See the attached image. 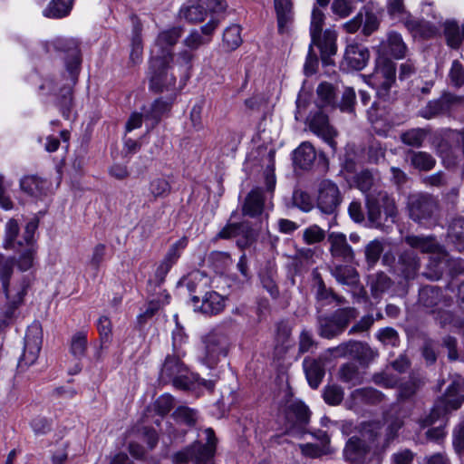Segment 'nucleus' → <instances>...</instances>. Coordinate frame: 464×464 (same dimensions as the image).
Segmentation results:
<instances>
[{"instance_id": "obj_1", "label": "nucleus", "mask_w": 464, "mask_h": 464, "mask_svg": "<svg viewBox=\"0 0 464 464\" xmlns=\"http://www.w3.org/2000/svg\"><path fill=\"white\" fill-rule=\"evenodd\" d=\"M382 429L381 421L361 423L359 435L352 436L345 444L343 450L345 459L351 463L361 464L370 456L382 451L381 449Z\"/></svg>"}, {"instance_id": "obj_2", "label": "nucleus", "mask_w": 464, "mask_h": 464, "mask_svg": "<svg viewBox=\"0 0 464 464\" xmlns=\"http://www.w3.org/2000/svg\"><path fill=\"white\" fill-rule=\"evenodd\" d=\"M159 379L160 382L172 383L174 387L180 390L189 389L195 382L203 384L208 390L214 387L213 381H206L191 373L176 355H168L165 358Z\"/></svg>"}, {"instance_id": "obj_3", "label": "nucleus", "mask_w": 464, "mask_h": 464, "mask_svg": "<svg viewBox=\"0 0 464 464\" xmlns=\"http://www.w3.org/2000/svg\"><path fill=\"white\" fill-rule=\"evenodd\" d=\"M207 442L202 444L196 440L191 445L174 453L171 457L174 464H186L189 461L194 464H215L217 439L212 429L205 430Z\"/></svg>"}, {"instance_id": "obj_4", "label": "nucleus", "mask_w": 464, "mask_h": 464, "mask_svg": "<svg viewBox=\"0 0 464 464\" xmlns=\"http://www.w3.org/2000/svg\"><path fill=\"white\" fill-rule=\"evenodd\" d=\"M366 208L368 220L375 227H382L389 219L394 222L398 214L394 198L381 189L367 195Z\"/></svg>"}, {"instance_id": "obj_5", "label": "nucleus", "mask_w": 464, "mask_h": 464, "mask_svg": "<svg viewBox=\"0 0 464 464\" xmlns=\"http://www.w3.org/2000/svg\"><path fill=\"white\" fill-rule=\"evenodd\" d=\"M407 208L410 218L419 223L426 224L434 219L440 210V203L437 198L427 193L410 195Z\"/></svg>"}, {"instance_id": "obj_6", "label": "nucleus", "mask_w": 464, "mask_h": 464, "mask_svg": "<svg viewBox=\"0 0 464 464\" xmlns=\"http://www.w3.org/2000/svg\"><path fill=\"white\" fill-rule=\"evenodd\" d=\"M183 34L182 26H172L160 31L154 42L151 49V59H154L155 65L163 64V63H172L174 54L173 47L179 42Z\"/></svg>"}, {"instance_id": "obj_7", "label": "nucleus", "mask_w": 464, "mask_h": 464, "mask_svg": "<svg viewBox=\"0 0 464 464\" xmlns=\"http://www.w3.org/2000/svg\"><path fill=\"white\" fill-rule=\"evenodd\" d=\"M463 401L464 396L459 393V384L453 382L447 388L445 394L435 401L430 414L422 419V425L430 426L448 412L458 410Z\"/></svg>"}, {"instance_id": "obj_8", "label": "nucleus", "mask_w": 464, "mask_h": 464, "mask_svg": "<svg viewBox=\"0 0 464 464\" xmlns=\"http://www.w3.org/2000/svg\"><path fill=\"white\" fill-rule=\"evenodd\" d=\"M203 351L200 361L208 368H214L221 356H226L228 352L229 342L227 336L214 330L203 337Z\"/></svg>"}, {"instance_id": "obj_9", "label": "nucleus", "mask_w": 464, "mask_h": 464, "mask_svg": "<svg viewBox=\"0 0 464 464\" xmlns=\"http://www.w3.org/2000/svg\"><path fill=\"white\" fill-rule=\"evenodd\" d=\"M31 285V280L24 276L19 284V288L13 294L10 289L4 292L6 297L5 304L1 308L0 313V330L13 324L19 314V307L24 303V297Z\"/></svg>"}, {"instance_id": "obj_10", "label": "nucleus", "mask_w": 464, "mask_h": 464, "mask_svg": "<svg viewBox=\"0 0 464 464\" xmlns=\"http://www.w3.org/2000/svg\"><path fill=\"white\" fill-rule=\"evenodd\" d=\"M343 194L334 181L323 179L316 189V208L325 215H336L343 202Z\"/></svg>"}, {"instance_id": "obj_11", "label": "nucleus", "mask_w": 464, "mask_h": 464, "mask_svg": "<svg viewBox=\"0 0 464 464\" xmlns=\"http://www.w3.org/2000/svg\"><path fill=\"white\" fill-rule=\"evenodd\" d=\"M224 0H190L188 5L179 10V16L190 24L203 22L209 13H218L225 9Z\"/></svg>"}, {"instance_id": "obj_12", "label": "nucleus", "mask_w": 464, "mask_h": 464, "mask_svg": "<svg viewBox=\"0 0 464 464\" xmlns=\"http://www.w3.org/2000/svg\"><path fill=\"white\" fill-rule=\"evenodd\" d=\"M396 64L388 57H380L372 76V83L377 88V94L386 98L389 90L395 82Z\"/></svg>"}, {"instance_id": "obj_13", "label": "nucleus", "mask_w": 464, "mask_h": 464, "mask_svg": "<svg viewBox=\"0 0 464 464\" xmlns=\"http://www.w3.org/2000/svg\"><path fill=\"white\" fill-rule=\"evenodd\" d=\"M193 282H189L188 287L194 294L191 295V302L195 310L200 311L202 314L214 315L223 311L225 307L224 297L215 291H208L203 294V291L198 289H192L191 285Z\"/></svg>"}, {"instance_id": "obj_14", "label": "nucleus", "mask_w": 464, "mask_h": 464, "mask_svg": "<svg viewBox=\"0 0 464 464\" xmlns=\"http://www.w3.org/2000/svg\"><path fill=\"white\" fill-rule=\"evenodd\" d=\"M171 63L154 64V59L150 60V88L156 92H175L176 77L169 72Z\"/></svg>"}, {"instance_id": "obj_15", "label": "nucleus", "mask_w": 464, "mask_h": 464, "mask_svg": "<svg viewBox=\"0 0 464 464\" xmlns=\"http://www.w3.org/2000/svg\"><path fill=\"white\" fill-rule=\"evenodd\" d=\"M42 328L38 324L30 325L24 337V353L19 361V366H29L34 363L42 347Z\"/></svg>"}, {"instance_id": "obj_16", "label": "nucleus", "mask_w": 464, "mask_h": 464, "mask_svg": "<svg viewBox=\"0 0 464 464\" xmlns=\"http://www.w3.org/2000/svg\"><path fill=\"white\" fill-rule=\"evenodd\" d=\"M377 52L381 57L392 56L395 59H401L406 55L407 45L399 33L392 31L380 43Z\"/></svg>"}, {"instance_id": "obj_17", "label": "nucleus", "mask_w": 464, "mask_h": 464, "mask_svg": "<svg viewBox=\"0 0 464 464\" xmlns=\"http://www.w3.org/2000/svg\"><path fill=\"white\" fill-rule=\"evenodd\" d=\"M187 245V237H182L170 246L165 257L156 269L155 277L158 285H160L164 282L167 274L169 272L173 265L178 261L181 251L185 249Z\"/></svg>"}, {"instance_id": "obj_18", "label": "nucleus", "mask_w": 464, "mask_h": 464, "mask_svg": "<svg viewBox=\"0 0 464 464\" xmlns=\"http://www.w3.org/2000/svg\"><path fill=\"white\" fill-rule=\"evenodd\" d=\"M310 130L321 137L333 149L335 148L336 142L334 137L337 135L335 130L329 124L328 117L322 111H317L309 121Z\"/></svg>"}, {"instance_id": "obj_19", "label": "nucleus", "mask_w": 464, "mask_h": 464, "mask_svg": "<svg viewBox=\"0 0 464 464\" xmlns=\"http://www.w3.org/2000/svg\"><path fill=\"white\" fill-rule=\"evenodd\" d=\"M330 244L329 251L333 257L340 258L345 262H352L354 259V252L348 244L346 236L339 232H332L328 235Z\"/></svg>"}, {"instance_id": "obj_20", "label": "nucleus", "mask_w": 464, "mask_h": 464, "mask_svg": "<svg viewBox=\"0 0 464 464\" xmlns=\"http://www.w3.org/2000/svg\"><path fill=\"white\" fill-rule=\"evenodd\" d=\"M353 183L355 188L367 197L368 194H374L380 190L382 179L378 170L363 169L353 177Z\"/></svg>"}, {"instance_id": "obj_21", "label": "nucleus", "mask_w": 464, "mask_h": 464, "mask_svg": "<svg viewBox=\"0 0 464 464\" xmlns=\"http://www.w3.org/2000/svg\"><path fill=\"white\" fill-rule=\"evenodd\" d=\"M285 419L291 425V429L302 430L309 422V409L300 401H290L285 409Z\"/></svg>"}, {"instance_id": "obj_22", "label": "nucleus", "mask_w": 464, "mask_h": 464, "mask_svg": "<svg viewBox=\"0 0 464 464\" xmlns=\"http://www.w3.org/2000/svg\"><path fill=\"white\" fill-rule=\"evenodd\" d=\"M420 268V260L418 255L411 250L401 253L396 265L398 273L406 280L414 279Z\"/></svg>"}, {"instance_id": "obj_23", "label": "nucleus", "mask_w": 464, "mask_h": 464, "mask_svg": "<svg viewBox=\"0 0 464 464\" xmlns=\"http://www.w3.org/2000/svg\"><path fill=\"white\" fill-rule=\"evenodd\" d=\"M370 58L368 49L361 44L347 46L343 57V64L352 70L360 71L365 67Z\"/></svg>"}, {"instance_id": "obj_24", "label": "nucleus", "mask_w": 464, "mask_h": 464, "mask_svg": "<svg viewBox=\"0 0 464 464\" xmlns=\"http://www.w3.org/2000/svg\"><path fill=\"white\" fill-rule=\"evenodd\" d=\"M403 241L411 248L422 253H440L442 246L434 236L410 234L404 237Z\"/></svg>"}, {"instance_id": "obj_25", "label": "nucleus", "mask_w": 464, "mask_h": 464, "mask_svg": "<svg viewBox=\"0 0 464 464\" xmlns=\"http://www.w3.org/2000/svg\"><path fill=\"white\" fill-rule=\"evenodd\" d=\"M279 34H286L294 20L292 0H274Z\"/></svg>"}, {"instance_id": "obj_26", "label": "nucleus", "mask_w": 464, "mask_h": 464, "mask_svg": "<svg viewBox=\"0 0 464 464\" xmlns=\"http://www.w3.org/2000/svg\"><path fill=\"white\" fill-rule=\"evenodd\" d=\"M418 302L420 305L427 309L436 306H449L450 300L443 297L440 288L433 285H426L420 289Z\"/></svg>"}, {"instance_id": "obj_27", "label": "nucleus", "mask_w": 464, "mask_h": 464, "mask_svg": "<svg viewBox=\"0 0 464 464\" xmlns=\"http://www.w3.org/2000/svg\"><path fill=\"white\" fill-rule=\"evenodd\" d=\"M264 196L261 188L252 189L246 197L242 206V214L250 218H256L263 213Z\"/></svg>"}, {"instance_id": "obj_28", "label": "nucleus", "mask_w": 464, "mask_h": 464, "mask_svg": "<svg viewBox=\"0 0 464 464\" xmlns=\"http://www.w3.org/2000/svg\"><path fill=\"white\" fill-rule=\"evenodd\" d=\"M304 369L310 386L317 388L324 375V363L321 358H305L304 360Z\"/></svg>"}, {"instance_id": "obj_29", "label": "nucleus", "mask_w": 464, "mask_h": 464, "mask_svg": "<svg viewBox=\"0 0 464 464\" xmlns=\"http://www.w3.org/2000/svg\"><path fill=\"white\" fill-rule=\"evenodd\" d=\"M448 240L455 246V247L461 251L464 249V218L454 217L448 222L447 228Z\"/></svg>"}, {"instance_id": "obj_30", "label": "nucleus", "mask_w": 464, "mask_h": 464, "mask_svg": "<svg viewBox=\"0 0 464 464\" xmlns=\"http://www.w3.org/2000/svg\"><path fill=\"white\" fill-rule=\"evenodd\" d=\"M331 275L342 285L355 286L360 280L357 270L349 265H335L330 269Z\"/></svg>"}, {"instance_id": "obj_31", "label": "nucleus", "mask_w": 464, "mask_h": 464, "mask_svg": "<svg viewBox=\"0 0 464 464\" xmlns=\"http://www.w3.org/2000/svg\"><path fill=\"white\" fill-rule=\"evenodd\" d=\"M313 276V291L314 293L317 303L321 305H327L333 302V297L335 294L331 288H327L320 273L314 269L312 273Z\"/></svg>"}, {"instance_id": "obj_32", "label": "nucleus", "mask_w": 464, "mask_h": 464, "mask_svg": "<svg viewBox=\"0 0 464 464\" xmlns=\"http://www.w3.org/2000/svg\"><path fill=\"white\" fill-rule=\"evenodd\" d=\"M336 34L334 32L326 30L323 35H318V38L312 41V44L316 45L322 55V60L324 63H328L327 58L336 53Z\"/></svg>"}, {"instance_id": "obj_33", "label": "nucleus", "mask_w": 464, "mask_h": 464, "mask_svg": "<svg viewBox=\"0 0 464 464\" xmlns=\"http://www.w3.org/2000/svg\"><path fill=\"white\" fill-rule=\"evenodd\" d=\"M20 188L28 195L37 198L45 195L48 183L38 176L31 175L25 176L20 180Z\"/></svg>"}, {"instance_id": "obj_34", "label": "nucleus", "mask_w": 464, "mask_h": 464, "mask_svg": "<svg viewBox=\"0 0 464 464\" xmlns=\"http://www.w3.org/2000/svg\"><path fill=\"white\" fill-rule=\"evenodd\" d=\"M316 159V152L309 142H303L294 152V162L301 169L311 168Z\"/></svg>"}, {"instance_id": "obj_35", "label": "nucleus", "mask_w": 464, "mask_h": 464, "mask_svg": "<svg viewBox=\"0 0 464 464\" xmlns=\"http://www.w3.org/2000/svg\"><path fill=\"white\" fill-rule=\"evenodd\" d=\"M377 355V351L372 349L368 343L360 341H352L350 356L357 360L362 365H368Z\"/></svg>"}, {"instance_id": "obj_36", "label": "nucleus", "mask_w": 464, "mask_h": 464, "mask_svg": "<svg viewBox=\"0 0 464 464\" xmlns=\"http://www.w3.org/2000/svg\"><path fill=\"white\" fill-rule=\"evenodd\" d=\"M408 157L411 166L420 171H430L436 165L435 158L427 151L410 150Z\"/></svg>"}, {"instance_id": "obj_37", "label": "nucleus", "mask_w": 464, "mask_h": 464, "mask_svg": "<svg viewBox=\"0 0 464 464\" xmlns=\"http://www.w3.org/2000/svg\"><path fill=\"white\" fill-rule=\"evenodd\" d=\"M430 130L429 128H412L401 133V141L412 148L422 147L427 137L430 135Z\"/></svg>"}, {"instance_id": "obj_38", "label": "nucleus", "mask_w": 464, "mask_h": 464, "mask_svg": "<svg viewBox=\"0 0 464 464\" xmlns=\"http://www.w3.org/2000/svg\"><path fill=\"white\" fill-rule=\"evenodd\" d=\"M176 93H171L168 101H164L162 98L157 99L151 105L150 110L145 111V118L147 120H152L153 125H156L161 119V117L171 108L173 100L175 99Z\"/></svg>"}, {"instance_id": "obj_39", "label": "nucleus", "mask_w": 464, "mask_h": 464, "mask_svg": "<svg viewBox=\"0 0 464 464\" xmlns=\"http://www.w3.org/2000/svg\"><path fill=\"white\" fill-rule=\"evenodd\" d=\"M142 39H141V24L138 22L133 26V36L131 38L130 53L129 58V65L136 66L142 61Z\"/></svg>"}, {"instance_id": "obj_40", "label": "nucleus", "mask_w": 464, "mask_h": 464, "mask_svg": "<svg viewBox=\"0 0 464 464\" xmlns=\"http://www.w3.org/2000/svg\"><path fill=\"white\" fill-rule=\"evenodd\" d=\"M88 349L87 334L79 331L72 334L69 343V352L76 360H82Z\"/></svg>"}, {"instance_id": "obj_41", "label": "nucleus", "mask_w": 464, "mask_h": 464, "mask_svg": "<svg viewBox=\"0 0 464 464\" xmlns=\"http://www.w3.org/2000/svg\"><path fill=\"white\" fill-rule=\"evenodd\" d=\"M405 27L414 35L430 38L437 34V28L429 22L418 21L412 16L405 21Z\"/></svg>"}, {"instance_id": "obj_42", "label": "nucleus", "mask_w": 464, "mask_h": 464, "mask_svg": "<svg viewBox=\"0 0 464 464\" xmlns=\"http://www.w3.org/2000/svg\"><path fill=\"white\" fill-rule=\"evenodd\" d=\"M72 7V0H52L44 10V15L48 18L59 19L67 16Z\"/></svg>"}, {"instance_id": "obj_43", "label": "nucleus", "mask_w": 464, "mask_h": 464, "mask_svg": "<svg viewBox=\"0 0 464 464\" xmlns=\"http://www.w3.org/2000/svg\"><path fill=\"white\" fill-rule=\"evenodd\" d=\"M322 441V446H318L316 444L306 443L300 444L299 448L303 455L310 458H318L323 455H326L330 453L329 450V443L330 439L326 433H322L319 438Z\"/></svg>"}, {"instance_id": "obj_44", "label": "nucleus", "mask_w": 464, "mask_h": 464, "mask_svg": "<svg viewBox=\"0 0 464 464\" xmlns=\"http://www.w3.org/2000/svg\"><path fill=\"white\" fill-rule=\"evenodd\" d=\"M241 44V27L237 24L227 27L223 33L222 47L226 51L231 52L238 48Z\"/></svg>"}, {"instance_id": "obj_45", "label": "nucleus", "mask_w": 464, "mask_h": 464, "mask_svg": "<svg viewBox=\"0 0 464 464\" xmlns=\"http://www.w3.org/2000/svg\"><path fill=\"white\" fill-rule=\"evenodd\" d=\"M393 285L392 280L383 272H378L370 277V288L373 297H379Z\"/></svg>"}, {"instance_id": "obj_46", "label": "nucleus", "mask_w": 464, "mask_h": 464, "mask_svg": "<svg viewBox=\"0 0 464 464\" xmlns=\"http://www.w3.org/2000/svg\"><path fill=\"white\" fill-rule=\"evenodd\" d=\"M316 93L319 107L335 106L336 93L333 84L326 82L320 83Z\"/></svg>"}, {"instance_id": "obj_47", "label": "nucleus", "mask_w": 464, "mask_h": 464, "mask_svg": "<svg viewBox=\"0 0 464 464\" xmlns=\"http://www.w3.org/2000/svg\"><path fill=\"white\" fill-rule=\"evenodd\" d=\"M338 378L347 383L357 385L362 382V376L358 366L352 362H345L338 370Z\"/></svg>"}, {"instance_id": "obj_48", "label": "nucleus", "mask_w": 464, "mask_h": 464, "mask_svg": "<svg viewBox=\"0 0 464 464\" xmlns=\"http://www.w3.org/2000/svg\"><path fill=\"white\" fill-rule=\"evenodd\" d=\"M237 245L240 248L250 246L257 238V231L247 221L238 223Z\"/></svg>"}, {"instance_id": "obj_49", "label": "nucleus", "mask_w": 464, "mask_h": 464, "mask_svg": "<svg viewBox=\"0 0 464 464\" xmlns=\"http://www.w3.org/2000/svg\"><path fill=\"white\" fill-rule=\"evenodd\" d=\"M384 250V242L381 239L370 241L364 248V256L367 265L372 267L379 261L382 253Z\"/></svg>"}, {"instance_id": "obj_50", "label": "nucleus", "mask_w": 464, "mask_h": 464, "mask_svg": "<svg viewBox=\"0 0 464 464\" xmlns=\"http://www.w3.org/2000/svg\"><path fill=\"white\" fill-rule=\"evenodd\" d=\"M318 324L319 334L324 338L332 339L343 333L332 315L319 318Z\"/></svg>"}, {"instance_id": "obj_51", "label": "nucleus", "mask_w": 464, "mask_h": 464, "mask_svg": "<svg viewBox=\"0 0 464 464\" xmlns=\"http://www.w3.org/2000/svg\"><path fill=\"white\" fill-rule=\"evenodd\" d=\"M387 12L392 19L405 24V21L411 17V14L406 10L404 0H387Z\"/></svg>"}, {"instance_id": "obj_52", "label": "nucleus", "mask_w": 464, "mask_h": 464, "mask_svg": "<svg viewBox=\"0 0 464 464\" xmlns=\"http://www.w3.org/2000/svg\"><path fill=\"white\" fill-rule=\"evenodd\" d=\"M444 35L449 46L454 49H457L460 46L462 35L461 31L456 22L447 21L444 24Z\"/></svg>"}, {"instance_id": "obj_53", "label": "nucleus", "mask_w": 464, "mask_h": 464, "mask_svg": "<svg viewBox=\"0 0 464 464\" xmlns=\"http://www.w3.org/2000/svg\"><path fill=\"white\" fill-rule=\"evenodd\" d=\"M14 260L0 253V281L4 292L9 289V281L14 272Z\"/></svg>"}, {"instance_id": "obj_54", "label": "nucleus", "mask_w": 464, "mask_h": 464, "mask_svg": "<svg viewBox=\"0 0 464 464\" xmlns=\"http://www.w3.org/2000/svg\"><path fill=\"white\" fill-rule=\"evenodd\" d=\"M353 397L355 400H360L361 401L372 404L378 403L383 400V394L372 387L353 391Z\"/></svg>"}, {"instance_id": "obj_55", "label": "nucleus", "mask_w": 464, "mask_h": 464, "mask_svg": "<svg viewBox=\"0 0 464 464\" xmlns=\"http://www.w3.org/2000/svg\"><path fill=\"white\" fill-rule=\"evenodd\" d=\"M436 101L443 114L449 113L450 111L464 105L463 97L456 96L451 93H444L440 98L436 99Z\"/></svg>"}, {"instance_id": "obj_56", "label": "nucleus", "mask_w": 464, "mask_h": 464, "mask_svg": "<svg viewBox=\"0 0 464 464\" xmlns=\"http://www.w3.org/2000/svg\"><path fill=\"white\" fill-rule=\"evenodd\" d=\"M332 316L343 332L350 322L358 316V311L353 307H345L336 310Z\"/></svg>"}, {"instance_id": "obj_57", "label": "nucleus", "mask_w": 464, "mask_h": 464, "mask_svg": "<svg viewBox=\"0 0 464 464\" xmlns=\"http://www.w3.org/2000/svg\"><path fill=\"white\" fill-rule=\"evenodd\" d=\"M149 189L154 198H158L167 197L170 193L171 187L167 179L155 178L150 181Z\"/></svg>"}, {"instance_id": "obj_58", "label": "nucleus", "mask_w": 464, "mask_h": 464, "mask_svg": "<svg viewBox=\"0 0 464 464\" xmlns=\"http://www.w3.org/2000/svg\"><path fill=\"white\" fill-rule=\"evenodd\" d=\"M420 385L421 381L420 379L414 376H411L410 380L407 382L402 383L399 387V400L407 401L411 399L415 395Z\"/></svg>"}, {"instance_id": "obj_59", "label": "nucleus", "mask_w": 464, "mask_h": 464, "mask_svg": "<svg viewBox=\"0 0 464 464\" xmlns=\"http://www.w3.org/2000/svg\"><path fill=\"white\" fill-rule=\"evenodd\" d=\"M211 37H203L198 30H192L183 40L182 44L191 52L196 51L200 46L208 44Z\"/></svg>"}, {"instance_id": "obj_60", "label": "nucleus", "mask_w": 464, "mask_h": 464, "mask_svg": "<svg viewBox=\"0 0 464 464\" xmlns=\"http://www.w3.org/2000/svg\"><path fill=\"white\" fill-rule=\"evenodd\" d=\"M209 262L216 269L223 272L232 265V258L229 253L222 251H213L208 256Z\"/></svg>"}, {"instance_id": "obj_61", "label": "nucleus", "mask_w": 464, "mask_h": 464, "mask_svg": "<svg viewBox=\"0 0 464 464\" xmlns=\"http://www.w3.org/2000/svg\"><path fill=\"white\" fill-rule=\"evenodd\" d=\"M343 390L342 387L333 384L328 385L324 390V400L329 405H339L343 400Z\"/></svg>"}, {"instance_id": "obj_62", "label": "nucleus", "mask_w": 464, "mask_h": 464, "mask_svg": "<svg viewBox=\"0 0 464 464\" xmlns=\"http://www.w3.org/2000/svg\"><path fill=\"white\" fill-rule=\"evenodd\" d=\"M173 417L179 422L193 426L197 422L198 413L195 410L187 406H179L174 411Z\"/></svg>"}, {"instance_id": "obj_63", "label": "nucleus", "mask_w": 464, "mask_h": 464, "mask_svg": "<svg viewBox=\"0 0 464 464\" xmlns=\"http://www.w3.org/2000/svg\"><path fill=\"white\" fill-rule=\"evenodd\" d=\"M293 202L295 207L304 212L311 211L314 207V200L311 196L303 190H295L294 192Z\"/></svg>"}, {"instance_id": "obj_64", "label": "nucleus", "mask_w": 464, "mask_h": 464, "mask_svg": "<svg viewBox=\"0 0 464 464\" xmlns=\"http://www.w3.org/2000/svg\"><path fill=\"white\" fill-rule=\"evenodd\" d=\"M325 231L317 225L306 227L303 233V239L307 245H313L324 241Z\"/></svg>"}]
</instances>
